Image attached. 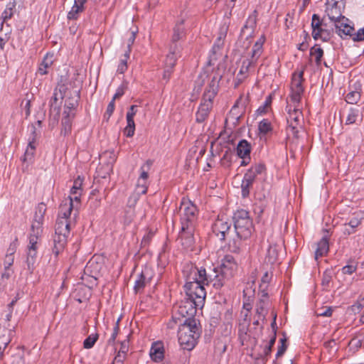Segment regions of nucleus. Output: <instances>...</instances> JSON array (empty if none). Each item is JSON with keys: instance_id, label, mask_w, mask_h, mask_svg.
Listing matches in <instances>:
<instances>
[{"instance_id": "5701e85b", "label": "nucleus", "mask_w": 364, "mask_h": 364, "mask_svg": "<svg viewBox=\"0 0 364 364\" xmlns=\"http://www.w3.org/2000/svg\"><path fill=\"white\" fill-rule=\"evenodd\" d=\"M269 299L267 294H264L262 298L259 300L256 305V314L262 321L265 320L266 315L267 314V305Z\"/></svg>"}, {"instance_id": "f03ea898", "label": "nucleus", "mask_w": 364, "mask_h": 364, "mask_svg": "<svg viewBox=\"0 0 364 364\" xmlns=\"http://www.w3.org/2000/svg\"><path fill=\"white\" fill-rule=\"evenodd\" d=\"M183 323L179 324L178 339L183 350H191L196 345L201 333L200 321L195 316H186Z\"/></svg>"}, {"instance_id": "49530a36", "label": "nucleus", "mask_w": 364, "mask_h": 364, "mask_svg": "<svg viewBox=\"0 0 364 364\" xmlns=\"http://www.w3.org/2000/svg\"><path fill=\"white\" fill-rule=\"evenodd\" d=\"M252 62L249 60H245L242 61V67L237 75V78H236V80L237 81V84H236V86L239 84H240L246 77H243L242 78H239V76L240 75H245V73H247L249 70V68L250 67V65H252Z\"/></svg>"}, {"instance_id": "2f4dec72", "label": "nucleus", "mask_w": 364, "mask_h": 364, "mask_svg": "<svg viewBox=\"0 0 364 364\" xmlns=\"http://www.w3.org/2000/svg\"><path fill=\"white\" fill-rule=\"evenodd\" d=\"M43 229L37 230L36 228H31V233L29 235V245L28 246V250H37V244L39 237L41 236Z\"/></svg>"}, {"instance_id": "8fccbe9b", "label": "nucleus", "mask_w": 364, "mask_h": 364, "mask_svg": "<svg viewBox=\"0 0 364 364\" xmlns=\"http://www.w3.org/2000/svg\"><path fill=\"white\" fill-rule=\"evenodd\" d=\"M363 217L358 213H353V217L350 219L349 222L343 225L344 227L349 226L350 228H356L361 225Z\"/></svg>"}, {"instance_id": "f257e3e1", "label": "nucleus", "mask_w": 364, "mask_h": 364, "mask_svg": "<svg viewBox=\"0 0 364 364\" xmlns=\"http://www.w3.org/2000/svg\"><path fill=\"white\" fill-rule=\"evenodd\" d=\"M193 281L187 282L184 286L186 294L189 297L183 304L179 306L178 312L182 316H196L198 311L203 314V308L205 306V269H194Z\"/></svg>"}, {"instance_id": "7c9ffc66", "label": "nucleus", "mask_w": 364, "mask_h": 364, "mask_svg": "<svg viewBox=\"0 0 364 364\" xmlns=\"http://www.w3.org/2000/svg\"><path fill=\"white\" fill-rule=\"evenodd\" d=\"M311 26L312 28V37L314 40L316 41V36L318 35V32L316 33V31L318 28L320 29L321 26H326V23L324 22V17L321 18L319 15L316 14H313Z\"/></svg>"}, {"instance_id": "a18cd8bd", "label": "nucleus", "mask_w": 364, "mask_h": 364, "mask_svg": "<svg viewBox=\"0 0 364 364\" xmlns=\"http://www.w3.org/2000/svg\"><path fill=\"white\" fill-rule=\"evenodd\" d=\"M130 53L129 50H126L124 54L121 57L117 67V73L123 74L127 70V60L130 57Z\"/></svg>"}, {"instance_id": "72a5a7b5", "label": "nucleus", "mask_w": 364, "mask_h": 364, "mask_svg": "<svg viewBox=\"0 0 364 364\" xmlns=\"http://www.w3.org/2000/svg\"><path fill=\"white\" fill-rule=\"evenodd\" d=\"M236 151L239 157L249 156L251 152V145L247 141L242 139L238 143Z\"/></svg>"}, {"instance_id": "7ed1b4c3", "label": "nucleus", "mask_w": 364, "mask_h": 364, "mask_svg": "<svg viewBox=\"0 0 364 364\" xmlns=\"http://www.w3.org/2000/svg\"><path fill=\"white\" fill-rule=\"evenodd\" d=\"M217 268L214 267L210 273H206V285L212 284L218 289L223 286V277L231 278L234 276L237 269V263L233 256L227 255L221 260L220 274Z\"/></svg>"}, {"instance_id": "e2e57ef3", "label": "nucleus", "mask_w": 364, "mask_h": 364, "mask_svg": "<svg viewBox=\"0 0 364 364\" xmlns=\"http://www.w3.org/2000/svg\"><path fill=\"white\" fill-rule=\"evenodd\" d=\"M350 37L352 40L355 42H359L364 41V27L363 28H360L356 33H351Z\"/></svg>"}, {"instance_id": "09e8293b", "label": "nucleus", "mask_w": 364, "mask_h": 364, "mask_svg": "<svg viewBox=\"0 0 364 364\" xmlns=\"http://www.w3.org/2000/svg\"><path fill=\"white\" fill-rule=\"evenodd\" d=\"M288 112H289V117L287 119H289L290 121L293 120L296 122L302 124V122H303L302 113L299 110V109L297 108V105H294V108L292 112L289 109L288 110Z\"/></svg>"}, {"instance_id": "b1692460", "label": "nucleus", "mask_w": 364, "mask_h": 364, "mask_svg": "<svg viewBox=\"0 0 364 364\" xmlns=\"http://www.w3.org/2000/svg\"><path fill=\"white\" fill-rule=\"evenodd\" d=\"M257 11L255 10L252 14H250L247 19L246 20V22L241 30V35H245V31L247 30H250L248 36H252V33H254V31L256 28L257 25Z\"/></svg>"}, {"instance_id": "412c9836", "label": "nucleus", "mask_w": 364, "mask_h": 364, "mask_svg": "<svg viewBox=\"0 0 364 364\" xmlns=\"http://www.w3.org/2000/svg\"><path fill=\"white\" fill-rule=\"evenodd\" d=\"M184 18L178 20L173 28L171 45L179 44L178 42L185 36Z\"/></svg>"}, {"instance_id": "cd10ccee", "label": "nucleus", "mask_w": 364, "mask_h": 364, "mask_svg": "<svg viewBox=\"0 0 364 364\" xmlns=\"http://www.w3.org/2000/svg\"><path fill=\"white\" fill-rule=\"evenodd\" d=\"M73 208V199L69 197L68 201L60 204L58 218H65V219L68 220Z\"/></svg>"}, {"instance_id": "4468645a", "label": "nucleus", "mask_w": 364, "mask_h": 364, "mask_svg": "<svg viewBox=\"0 0 364 364\" xmlns=\"http://www.w3.org/2000/svg\"><path fill=\"white\" fill-rule=\"evenodd\" d=\"M11 325H8L7 327L5 326L4 328H1V324H0V351L4 353V350L8 346V344L11 342V336L14 332L15 327L13 326V328H11Z\"/></svg>"}, {"instance_id": "2eb2a0df", "label": "nucleus", "mask_w": 364, "mask_h": 364, "mask_svg": "<svg viewBox=\"0 0 364 364\" xmlns=\"http://www.w3.org/2000/svg\"><path fill=\"white\" fill-rule=\"evenodd\" d=\"M150 357L155 363H159L164 358V347L161 341L154 342L151 345L150 352Z\"/></svg>"}, {"instance_id": "ea45409f", "label": "nucleus", "mask_w": 364, "mask_h": 364, "mask_svg": "<svg viewBox=\"0 0 364 364\" xmlns=\"http://www.w3.org/2000/svg\"><path fill=\"white\" fill-rule=\"evenodd\" d=\"M37 257V250H28L27 252V258H26V264L27 268L30 273H32L34 269V264L36 261Z\"/></svg>"}, {"instance_id": "69168bd1", "label": "nucleus", "mask_w": 364, "mask_h": 364, "mask_svg": "<svg viewBox=\"0 0 364 364\" xmlns=\"http://www.w3.org/2000/svg\"><path fill=\"white\" fill-rule=\"evenodd\" d=\"M137 33V30L136 31H132L129 32V37L127 40V50H129V53L132 51V46L133 45L135 39H136V34Z\"/></svg>"}, {"instance_id": "603ef678", "label": "nucleus", "mask_w": 364, "mask_h": 364, "mask_svg": "<svg viewBox=\"0 0 364 364\" xmlns=\"http://www.w3.org/2000/svg\"><path fill=\"white\" fill-rule=\"evenodd\" d=\"M218 91V86L217 84V81L215 77L213 79L212 82L210 84V89L206 92V97H208V100L211 102L213 99L217 95Z\"/></svg>"}, {"instance_id": "4c0bfd02", "label": "nucleus", "mask_w": 364, "mask_h": 364, "mask_svg": "<svg viewBox=\"0 0 364 364\" xmlns=\"http://www.w3.org/2000/svg\"><path fill=\"white\" fill-rule=\"evenodd\" d=\"M360 117L362 120V115L359 109L351 107L350 108L348 115L346 117V124H352L357 122L358 119Z\"/></svg>"}, {"instance_id": "39448f33", "label": "nucleus", "mask_w": 364, "mask_h": 364, "mask_svg": "<svg viewBox=\"0 0 364 364\" xmlns=\"http://www.w3.org/2000/svg\"><path fill=\"white\" fill-rule=\"evenodd\" d=\"M265 169V166L263 164H259L254 166H252L244 175L241 188L242 196L243 198H246L250 194V188L252 187L256 176L261 174Z\"/></svg>"}, {"instance_id": "dca6fc26", "label": "nucleus", "mask_w": 364, "mask_h": 364, "mask_svg": "<svg viewBox=\"0 0 364 364\" xmlns=\"http://www.w3.org/2000/svg\"><path fill=\"white\" fill-rule=\"evenodd\" d=\"M46 211V205L44 203H40L36 208L31 225V228H36L37 230L43 229L42 225L44 220V215Z\"/></svg>"}, {"instance_id": "aec40b11", "label": "nucleus", "mask_w": 364, "mask_h": 364, "mask_svg": "<svg viewBox=\"0 0 364 364\" xmlns=\"http://www.w3.org/2000/svg\"><path fill=\"white\" fill-rule=\"evenodd\" d=\"M80 91H75L73 96L68 97L65 99V105H64V111L63 112H69V114L72 115V117L75 116V113L73 111L78 106V102L80 100Z\"/></svg>"}, {"instance_id": "1a4fd4ad", "label": "nucleus", "mask_w": 364, "mask_h": 364, "mask_svg": "<svg viewBox=\"0 0 364 364\" xmlns=\"http://www.w3.org/2000/svg\"><path fill=\"white\" fill-rule=\"evenodd\" d=\"M197 208L191 203L182 202L179 208L181 215V228L182 231L188 228V223L191 222L196 215Z\"/></svg>"}, {"instance_id": "0e129e2a", "label": "nucleus", "mask_w": 364, "mask_h": 364, "mask_svg": "<svg viewBox=\"0 0 364 364\" xmlns=\"http://www.w3.org/2000/svg\"><path fill=\"white\" fill-rule=\"evenodd\" d=\"M114 107H115L114 101L111 100V102L108 104L107 110L104 114V119L106 121H108L110 117L112 116V114L114 110Z\"/></svg>"}, {"instance_id": "338daca9", "label": "nucleus", "mask_w": 364, "mask_h": 364, "mask_svg": "<svg viewBox=\"0 0 364 364\" xmlns=\"http://www.w3.org/2000/svg\"><path fill=\"white\" fill-rule=\"evenodd\" d=\"M333 309L331 307H326L324 309H318L316 311V314L318 316H326L329 317L332 315Z\"/></svg>"}, {"instance_id": "ddd939ff", "label": "nucleus", "mask_w": 364, "mask_h": 364, "mask_svg": "<svg viewBox=\"0 0 364 364\" xmlns=\"http://www.w3.org/2000/svg\"><path fill=\"white\" fill-rule=\"evenodd\" d=\"M348 19L345 17L344 19H340L334 23L336 33L341 38L350 36L352 32L355 30L353 26L348 23Z\"/></svg>"}, {"instance_id": "c03bdc74", "label": "nucleus", "mask_w": 364, "mask_h": 364, "mask_svg": "<svg viewBox=\"0 0 364 364\" xmlns=\"http://www.w3.org/2000/svg\"><path fill=\"white\" fill-rule=\"evenodd\" d=\"M35 151V138H33V140L28 142V146L25 151L23 159V161H31L34 156Z\"/></svg>"}, {"instance_id": "a19ab883", "label": "nucleus", "mask_w": 364, "mask_h": 364, "mask_svg": "<svg viewBox=\"0 0 364 364\" xmlns=\"http://www.w3.org/2000/svg\"><path fill=\"white\" fill-rule=\"evenodd\" d=\"M148 281V278L146 276L145 272H141L140 274H139L138 278L135 281L134 290L136 293L139 292L140 290L143 289L146 284Z\"/></svg>"}, {"instance_id": "20e7f679", "label": "nucleus", "mask_w": 364, "mask_h": 364, "mask_svg": "<svg viewBox=\"0 0 364 364\" xmlns=\"http://www.w3.org/2000/svg\"><path fill=\"white\" fill-rule=\"evenodd\" d=\"M232 220L237 237L241 240L249 238L254 230L249 212L243 209L237 210L234 213Z\"/></svg>"}, {"instance_id": "680f3d73", "label": "nucleus", "mask_w": 364, "mask_h": 364, "mask_svg": "<svg viewBox=\"0 0 364 364\" xmlns=\"http://www.w3.org/2000/svg\"><path fill=\"white\" fill-rule=\"evenodd\" d=\"M276 339H277L276 334H275V333H274V334L272 335V338H270V340L269 341L268 345H267L264 347V354L265 356H267L271 353L272 348L275 343Z\"/></svg>"}, {"instance_id": "79ce46f5", "label": "nucleus", "mask_w": 364, "mask_h": 364, "mask_svg": "<svg viewBox=\"0 0 364 364\" xmlns=\"http://www.w3.org/2000/svg\"><path fill=\"white\" fill-rule=\"evenodd\" d=\"M258 130L261 134H272V126L267 119H262L258 125Z\"/></svg>"}, {"instance_id": "58836bf2", "label": "nucleus", "mask_w": 364, "mask_h": 364, "mask_svg": "<svg viewBox=\"0 0 364 364\" xmlns=\"http://www.w3.org/2000/svg\"><path fill=\"white\" fill-rule=\"evenodd\" d=\"M148 190V185H136V193L132 194L129 198L128 203L130 205H134L139 200V196L140 194H146Z\"/></svg>"}, {"instance_id": "4be33fe9", "label": "nucleus", "mask_w": 364, "mask_h": 364, "mask_svg": "<svg viewBox=\"0 0 364 364\" xmlns=\"http://www.w3.org/2000/svg\"><path fill=\"white\" fill-rule=\"evenodd\" d=\"M287 136L292 135V136H299V134L304 135L305 134V129L301 123L296 122L293 120L290 121L289 119H287Z\"/></svg>"}, {"instance_id": "5fc2aeb1", "label": "nucleus", "mask_w": 364, "mask_h": 364, "mask_svg": "<svg viewBox=\"0 0 364 364\" xmlns=\"http://www.w3.org/2000/svg\"><path fill=\"white\" fill-rule=\"evenodd\" d=\"M4 23H1V28H0V48L1 50H4V46L6 43V42L9 40L10 38V31L4 32L3 30Z\"/></svg>"}, {"instance_id": "13d9d810", "label": "nucleus", "mask_w": 364, "mask_h": 364, "mask_svg": "<svg viewBox=\"0 0 364 364\" xmlns=\"http://www.w3.org/2000/svg\"><path fill=\"white\" fill-rule=\"evenodd\" d=\"M226 32L227 29L224 31H220L219 33V36L217 38L216 41H215L214 44L215 46V48H218V50H221V48L223 47L224 45V40L226 36Z\"/></svg>"}, {"instance_id": "f704fd0d", "label": "nucleus", "mask_w": 364, "mask_h": 364, "mask_svg": "<svg viewBox=\"0 0 364 364\" xmlns=\"http://www.w3.org/2000/svg\"><path fill=\"white\" fill-rule=\"evenodd\" d=\"M53 64L52 56H48L47 54L43 59L42 62L40 63L39 67L37 70V74L41 75H44L48 74V69Z\"/></svg>"}, {"instance_id": "37998d69", "label": "nucleus", "mask_w": 364, "mask_h": 364, "mask_svg": "<svg viewBox=\"0 0 364 364\" xmlns=\"http://www.w3.org/2000/svg\"><path fill=\"white\" fill-rule=\"evenodd\" d=\"M178 240H180L181 244L185 247L188 248L193 243V237L190 234L186 232V230L183 232L182 228L179 232Z\"/></svg>"}, {"instance_id": "6e6d98bb", "label": "nucleus", "mask_w": 364, "mask_h": 364, "mask_svg": "<svg viewBox=\"0 0 364 364\" xmlns=\"http://www.w3.org/2000/svg\"><path fill=\"white\" fill-rule=\"evenodd\" d=\"M82 182L83 179L80 176H77V178L73 181V185L71 188L70 193H82Z\"/></svg>"}, {"instance_id": "bf43d9fd", "label": "nucleus", "mask_w": 364, "mask_h": 364, "mask_svg": "<svg viewBox=\"0 0 364 364\" xmlns=\"http://www.w3.org/2000/svg\"><path fill=\"white\" fill-rule=\"evenodd\" d=\"M196 119L198 124H203L205 122V108L203 107L202 102H200L198 110L196 114Z\"/></svg>"}, {"instance_id": "e433bc0d", "label": "nucleus", "mask_w": 364, "mask_h": 364, "mask_svg": "<svg viewBox=\"0 0 364 364\" xmlns=\"http://www.w3.org/2000/svg\"><path fill=\"white\" fill-rule=\"evenodd\" d=\"M17 4L18 1L14 0L13 2H9L6 5V9L2 13L3 21L1 23H4L6 21L10 19L13 16L14 12L16 11V6Z\"/></svg>"}, {"instance_id": "a211bd4d", "label": "nucleus", "mask_w": 364, "mask_h": 364, "mask_svg": "<svg viewBox=\"0 0 364 364\" xmlns=\"http://www.w3.org/2000/svg\"><path fill=\"white\" fill-rule=\"evenodd\" d=\"M350 92L346 95L345 100L348 104H356L360 100L361 85L356 82L353 85L350 84Z\"/></svg>"}, {"instance_id": "864d4df0", "label": "nucleus", "mask_w": 364, "mask_h": 364, "mask_svg": "<svg viewBox=\"0 0 364 364\" xmlns=\"http://www.w3.org/2000/svg\"><path fill=\"white\" fill-rule=\"evenodd\" d=\"M42 122L41 120H38L35 124H31L28 127V131L30 134L33 136H37L38 135L41 134V128H42Z\"/></svg>"}, {"instance_id": "a878e982", "label": "nucleus", "mask_w": 364, "mask_h": 364, "mask_svg": "<svg viewBox=\"0 0 364 364\" xmlns=\"http://www.w3.org/2000/svg\"><path fill=\"white\" fill-rule=\"evenodd\" d=\"M253 284H248L243 290V298L245 299L243 302V308L247 310V312L252 309L251 301L255 294V289H253Z\"/></svg>"}, {"instance_id": "9d476101", "label": "nucleus", "mask_w": 364, "mask_h": 364, "mask_svg": "<svg viewBox=\"0 0 364 364\" xmlns=\"http://www.w3.org/2000/svg\"><path fill=\"white\" fill-rule=\"evenodd\" d=\"M64 90V85H60L59 87L55 88L53 90V96L51 97L49 102L50 112L55 114L57 117L60 116L62 100L64 97V95L63 94Z\"/></svg>"}, {"instance_id": "c9c22d12", "label": "nucleus", "mask_w": 364, "mask_h": 364, "mask_svg": "<svg viewBox=\"0 0 364 364\" xmlns=\"http://www.w3.org/2000/svg\"><path fill=\"white\" fill-rule=\"evenodd\" d=\"M325 12L329 20L333 23L340 19L345 18V16L342 14L341 8L326 9Z\"/></svg>"}, {"instance_id": "f8f14e48", "label": "nucleus", "mask_w": 364, "mask_h": 364, "mask_svg": "<svg viewBox=\"0 0 364 364\" xmlns=\"http://www.w3.org/2000/svg\"><path fill=\"white\" fill-rule=\"evenodd\" d=\"M136 112L137 106L132 105L127 113L126 118L127 124L124 129V133L126 136H132L134 134L135 123L134 121V117Z\"/></svg>"}, {"instance_id": "f3484780", "label": "nucleus", "mask_w": 364, "mask_h": 364, "mask_svg": "<svg viewBox=\"0 0 364 364\" xmlns=\"http://www.w3.org/2000/svg\"><path fill=\"white\" fill-rule=\"evenodd\" d=\"M242 101V97L237 100L235 105L231 108L230 111L228 114L225 119V125H228L229 122H232L233 124H236L242 116V112H239V107Z\"/></svg>"}, {"instance_id": "9b49d317", "label": "nucleus", "mask_w": 364, "mask_h": 364, "mask_svg": "<svg viewBox=\"0 0 364 364\" xmlns=\"http://www.w3.org/2000/svg\"><path fill=\"white\" fill-rule=\"evenodd\" d=\"M181 46L180 44L170 45L169 53L165 60V67L173 69L177 59L181 57Z\"/></svg>"}, {"instance_id": "c756f323", "label": "nucleus", "mask_w": 364, "mask_h": 364, "mask_svg": "<svg viewBox=\"0 0 364 364\" xmlns=\"http://www.w3.org/2000/svg\"><path fill=\"white\" fill-rule=\"evenodd\" d=\"M328 240L327 237H323L318 243L315 251V259L318 260L319 257L324 256L328 251Z\"/></svg>"}, {"instance_id": "6ab92c4d", "label": "nucleus", "mask_w": 364, "mask_h": 364, "mask_svg": "<svg viewBox=\"0 0 364 364\" xmlns=\"http://www.w3.org/2000/svg\"><path fill=\"white\" fill-rule=\"evenodd\" d=\"M69 235L70 234L59 235L55 232L52 252L55 257H58V255L64 250L67 244V240Z\"/></svg>"}, {"instance_id": "473e14b6", "label": "nucleus", "mask_w": 364, "mask_h": 364, "mask_svg": "<svg viewBox=\"0 0 364 364\" xmlns=\"http://www.w3.org/2000/svg\"><path fill=\"white\" fill-rule=\"evenodd\" d=\"M279 259V252L277 246L270 245L267 249V254L265 256V262L270 264L276 263Z\"/></svg>"}, {"instance_id": "3c124183", "label": "nucleus", "mask_w": 364, "mask_h": 364, "mask_svg": "<svg viewBox=\"0 0 364 364\" xmlns=\"http://www.w3.org/2000/svg\"><path fill=\"white\" fill-rule=\"evenodd\" d=\"M153 162L151 160H147L144 164L141 166V174L139 178V181H147L149 178V171L152 166Z\"/></svg>"}, {"instance_id": "c85d7f7f", "label": "nucleus", "mask_w": 364, "mask_h": 364, "mask_svg": "<svg viewBox=\"0 0 364 364\" xmlns=\"http://www.w3.org/2000/svg\"><path fill=\"white\" fill-rule=\"evenodd\" d=\"M63 117L62 119V129L60 134L63 135L64 136H66L67 135L70 134L71 133V118L73 117L70 114H69V112H63Z\"/></svg>"}, {"instance_id": "393cba45", "label": "nucleus", "mask_w": 364, "mask_h": 364, "mask_svg": "<svg viewBox=\"0 0 364 364\" xmlns=\"http://www.w3.org/2000/svg\"><path fill=\"white\" fill-rule=\"evenodd\" d=\"M86 2L87 0H75L74 5L68 14V18L69 20H76L79 14L84 11V5Z\"/></svg>"}, {"instance_id": "774afa93", "label": "nucleus", "mask_w": 364, "mask_h": 364, "mask_svg": "<svg viewBox=\"0 0 364 364\" xmlns=\"http://www.w3.org/2000/svg\"><path fill=\"white\" fill-rule=\"evenodd\" d=\"M220 50H218V48H215V46L213 45V48H212V49L210 50L209 60H208V65H213V61L217 59V55H218V53Z\"/></svg>"}, {"instance_id": "052dcab7", "label": "nucleus", "mask_w": 364, "mask_h": 364, "mask_svg": "<svg viewBox=\"0 0 364 364\" xmlns=\"http://www.w3.org/2000/svg\"><path fill=\"white\" fill-rule=\"evenodd\" d=\"M262 53V46L260 43H255L252 47V58L256 60L260 56Z\"/></svg>"}, {"instance_id": "6e6552de", "label": "nucleus", "mask_w": 364, "mask_h": 364, "mask_svg": "<svg viewBox=\"0 0 364 364\" xmlns=\"http://www.w3.org/2000/svg\"><path fill=\"white\" fill-rule=\"evenodd\" d=\"M116 160L117 155L113 150L105 151L100 155V162L98 170L100 172L102 171V178H106L113 171V166Z\"/></svg>"}, {"instance_id": "4d7b16f0", "label": "nucleus", "mask_w": 364, "mask_h": 364, "mask_svg": "<svg viewBox=\"0 0 364 364\" xmlns=\"http://www.w3.org/2000/svg\"><path fill=\"white\" fill-rule=\"evenodd\" d=\"M98 338V334H92L89 336L83 342V347L85 348L89 349L91 348L95 343Z\"/></svg>"}, {"instance_id": "423d86ee", "label": "nucleus", "mask_w": 364, "mask_h": 364, "mask_svg": "<svg viewBox=\"0 0 364 364\" xmlns=\"http://www.w3.org/2000/svg\"><path fill=\"white\" fill-rule=\"evenodd\" d=\"M305 68L306 66H304L301 71L294 72L292 74L291 100L294 104H299L300 102L301 95L304 91L303 82L304 81V73Z\"/></svg>"}, {"instance_id": "de8ad7c7", "label": "nucleus", "mask_w": 364, "mask_h": 364, "mask_svg": "<svg viewBox=\"0 0 364 364\" xmlns=\"http://www.w3.org/2000/svg\"><path fill=\"white\" fill-rule=\"evenodd\" d=\"M310 55L315 56V62L317 65L321 63V58L323 55V49L318 45H315L310 50Z\"/></svg>"}, {"instance_id": "0eeeda50", "label": "nucleus", "mask_w": 364, "mask_h": 364, "mask_svg": "<svg viewBox=\"0 0 364 364\" xmlns=\"http://www.w3.org/2000/svg\"><path fill=\"white\" fill-rule=\"evenodd\" d=\"M231 223L224 217L218 216L211 225V232L220 240L223 241L229 235L231 228Z\"/></svg>"}, {"instance_id": "bb28decb", "label": "nucleus", "mask_w": 364, "mask_h": 364, "mask_svg": "<svg viewBox=\"0 0 364 364\" xmlns=\"http://www.w3.org/2000/svg\"><path fill=\"white\" fill-rule=\"evenodd\" d=\"M55 232L59 235L70 234V223L65 218H58L55 223Z\"/></svg>"}]
</instances>
